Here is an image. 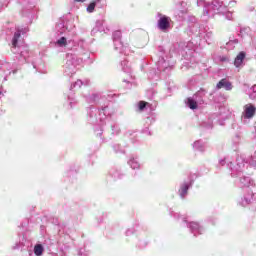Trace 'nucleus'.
Here are the masks:
<instances>
[{
    "label": "nucleus",
    "mask_w": 256,
    "mask_h": 256,
    "mask_svg": "<svg viewBox=\"0 0 256 256\" xmlns=\"http://www.w3.org/2000/svg\"><path fill=\"white\" fill-rule=\"evenodd\" d=\"M171 27V18L167 16H161L158 20V28L160 31H167Z\"/></svg>",
    "instance_id": "obj_1"
},
{
    "label": "nucleus",
    "mask_w": 256,
    "mask_h": 256,
    "mask_svg": "<svg viewBox=\"0 0 256 256\" xmlns=\"http://www.w3.org/2000/svg\"><path fill=\"white\" fill-rule=\"evenodd\" d=\"M256 107L252 104H248L245 106V119H253L255 117Z\"/></svg>",
    "instance_id": "obj_2"
},
{
    "label": "nucleus",
    "mask_w": 256,
    "mask_h": 256,
    "mask_svg": "<svg viewBox=\"0 0 256 256\" xmlns=\"http://www.w3.org/2000/svg\"><path fill=\"white\" fill-rule=\"evenodd\" d=\"M216 87L217 89H223L224 87L226 91H231V89H233V84L227 81V79L223 78L217 83Z\"/></svg>",
    "instance_id": "obj_3"
},
{
    "label": "nucleus",
    "mask_w": 256,
    "mask_h": 256,
    "mask_svg": "<svg viewBox=\"0 0 256 256\" xmlns=\"http://www.w3.org/2000/svg\"><path fill=\"white\" fill-rule=\"evenodd\" d=\"M245 57H247V54L245 52H240L235 60H234V65L235 67H239L240 65H243V61H245Z\"/></svg>",
    "instance_id": "obj_4"
},
{
    "label": "nucleus",
    "mask_w": 256,
    "mask_h": 256,
    "mask_svg": "<svg viewBox=\"0 0 256 256\" xmlns=\"http://www.w3.org/2000/svg\"><path fill=\"white\" fill-rule=\"evenodd\" d=\"M19 39H21V33L20 32H16L13 36L12 39V46L15 48L17 47L18 43H19Z\"/></svg>",
    "instance_id": "obj_5"
},
{
    "label": "nucleus",
    "mask_w": 256,
    "mask_h": 256,
    "mask_svg": "<svg viewBox=\"0 0 256 256\" xmlns=\"http://www.w3.org/2000/svg\"><path fill=\"white\" fill-rule=\"evenodd\" d=\"M43 251H44L43 245H41V244H37V245L34 247V254H35L36 256H41V255H43Z\"/></svg>",
    "instance_id": "obj_6"
},
{
    "label": "nucleus",
    "mask_w": 256,
    "mask_h": 256,
    "mask_svg": "<svg viewBox=\"0 0 256 256\" xmlns=\"http://www.w3.org/2000/svg\"><path fill=\"white\" fill-rule=\"evenodd\" d=\"M187 103L190 109H197V101L193 100L192 98H188Z\"/></svg>",
    "instance_id": "obj_7"
},
{
    "label": "nucleus",
    "mask_w": 256,
    "mask_h": 256,
    "mask_svg": "<svg viewBox=\"0 0 256 256\" xmlns=\"http://www.w3.org/2000/svg\"><path fill=\"white\" fill-rule=\"evenodd\" d=\"M96 5H97V3L91 2V3L88 5V7H87L88 13H93V11H95Z\"/></svg>",
    "instance_id": "obj_8"
},
{
    "label": "nucleus",
    "mask_w": 256,
    "mask_h": 256,
    "mask_svg": "<svg viewBox=\"0 0 256 256\" xmlns=\"http://www.w3.org/2000/svg\"><path fill=\"white\" fill-rule=\"evenodd\" d=\"M187 191H189V186L184 185L181 187V196L185 197V194L187 193Z\"/></svg>",
    "instance_id": "obj_9"
},
{
    "label": "nucleus",
    "mask_w": 256,
    "mask_h": 256,
    "mask_svg": "<svg viewBox=\"0 0 256 256\" xmlns=\"http://www.w3.org/2000/svg\"><path fill=\"white\" fill-rule=\"evenodd\" d=\"M58 45H67V38L62 37L57 41Z\"/></svg>",
    "instance_id": "obj_10"
},
{
    "label": "nucleus",
    "mask_w": 256,
    "mask_h": 256,
    "mask_svg": "<svg viewBox=\"0 0 256 256\" xmlns=\"http://www.w3.org/2000/svg\"><path fill=\"white\" fill-rule=\"evenodd\" d=\"M147 107V102L145 101H140L139 102V110L143 111V109H145Z\"/></svg>",
    "instance_id": "obj_11"
},
{
    "label": "nucleus",
    "mask_w": 256,
    "mask_h": 256,
    "mask_svg": "<svg viewBox=\"0 0 256 256\" xmlns=\"http://www.w3.org/2000/svg\"><path fill=\"white\" fill-rule=\"evenodd\" d=\"M114 37H117L119 39V37H121V31H116L114 33Z\"/></svg>",
    "instance_id": "obj_12"
},
{
    "label": "nucleus",
    "mask_w": 256,
    "mask_h": 256,
    "mask_svg": "<svg viewBox=\"0 0 256 256\" xmlns=\"http://www.w3.org/2000/svg\"><path fill=\"white\" fill-rule=\"evenodd\" d=\"M76 3H85L86 0H74Z\"/></svg>",
    "instance_id": "obj_13"
},
{
    "label": "nucleus",
    "mask_w": 256,
    "mask_h": 256,
    "mask_svg": "<svg viewBox=\"0 0 256 256\" xmlns=\"http://www.w3.org/2000/svg\"><path fill=\"white\" fill-rule=\"evenodd\" d=\"M227 60V58H222V61H226Z\"/></svg>",
    "instance_id": "obj_14"
},
{
    "label": "nucleus",
    "mask_w": 256,
    "mask_h": 256,
    "mask_svg": "<svg viewBox=\"0 0 256 256\" xmlns=\"http://www.w3.org/2000/svg\"><path fill=\"white\" fill-rule=\"evenodd\" d=\"M0 95H1V91H0Z\"/></svg>",
    "instance_id": "obj_15"
}]
</instances>
